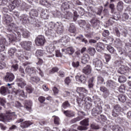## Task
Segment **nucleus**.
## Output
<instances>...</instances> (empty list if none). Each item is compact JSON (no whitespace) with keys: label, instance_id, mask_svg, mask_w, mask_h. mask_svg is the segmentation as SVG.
Wrapping results in <instances>:
<instances>
[{"label":"nucleus","instance_id":"f257e3e1","mask_svg":"<svg viewBox=\"0 0 131 131\" xmlns=\"http://www.w3.org/2000/svg\"><path fill=\"white\" fill-rule=\"evenodd\" d=\"M4 22L8 25V28L7 29V34L6 38L8 39L9 42H12V41H16L21 40V33L17 31V27L16 25L13 23H11L12 21V17L8 14H5L3 17Z\"/></svg>","mask_w":131,"mask_h":131},{"label":"nucleus","instance_id":"f03ea898","mask_svg":"<svg viewBox=\"0 0 131 131\" xmlns=\"http://www.w3.org/2000/svg\"><path fill=\"white\" fill-rule=\"evenodd\" d=\"M45 34L49 36H55L56 32L58 34H61L64 32V26L61 22L57 21L56 23L51 21L48 27H45Z\"/></svg>","mask_w":131,"mask_h":131},{"label":"nucleus","instance_id":"7ed1b4c3","mask_svg":"<svg viewBox=\"0 0 131 131\" xmlns=\"http://www.w3.org/2000/svg\"><path fill=\"white\" fill-rule=\"evenodd\" d=\"M76 91L78 94H79V96H77V103L80 105L82 104V102H83V99L84 98L88 96V94H89V91L88 90L85 89L84 88L82 87H78L77 88Z\"/></svg>","mask_w":131,"mask_h":131},{"label":"nucleus","instance_id":"20e7f679","mask_svg":"<svg viewBox=\"0 0 131 131\" xmlns=\"http://www.w3.org/2000/svg\"><path fill=\"white\" fill-rule=\"evenodd\" d=\"M11 42H9V39L7 38L2 37L0 38V53L1 52H4L6 48V46H9V44ZM5 59V55L1 53L0 54V61H3Z\"/></svg>","mask_w":131,"mask_h":131},{"label":"nucleus","instance_id":"39448f33","mask_svg":"<svg viewBox=\"0 0 131 131\" xmlns=\"http://www.w3.org/2000/svg\"><path fill=\"white\" fill-rule=\"evenodd\" d=\"M15 113H11V112H6V114H0V118L3 119V121L5 120V121H8L10 122V120H12L13 117H17L16 115H14Z\"/></svg>","mask_w":131,"mask_h":131},{"label":"nucleus","instance_id":"423d86ee","mask_svg":"<svg viewBox=\"0 0 131 131\" xmlns=\"http://www.w3.org/2000/svg\"><path fill=\"white\" fill-rule=\"evenodd\" d=\"M129 18V15L126 13H124L122 15L120 16V14H116V15H113V19L118 21V20H121V21H126L128 20Z\"/></svg>","mask_w":131,"mask_h":131},{"label":"nucleus","instance_id":"0eeeda50","mask_svg":"<svg viewBox=\"0 0 131 131\" xmlns=\"http://www.w3.org/2000/svg\"><path fill=\"white\" fill-rule=\"evenodd\" d=\"M80 124L83 126H79L77 127V129L79 130H86L88 128L86 126H89V119H85L80 122Z\"/></svg>","mask_w":131,"mask_h":131},{"label":"nucleus","instance_id":"6e6552de","mask_svg":"<svg viewBox=\"0 0 131 131\" xmlns=\"http://www.w3.org/2000/svg\"><path fill=\"white\" fill-rule=\"evenodd\" d=\"M93 64L95 66L96 70L99 71L102 69V67L103 66V63L102 60L98 58H95L93 60Z\"/></svg>","mask_w":131,"mask_h":131},{"label":"nucleus","instance_id":"1a4fd4ad","mask_svg":"<svg viewBox=\"0 0 131 131\" xmlns=\"http://www.w3.org/2000/svg\"><path fill=\"white\" fill-rule=\"evenodd\" d=\"M102 106H100L98 104H96L92 111V115H93V116H98L99 114L102 113Z\"/></svg>","mask_w":131,"mask_h":131},{"label":"nucleus","instance_id":"9d476101","mask_svg":"<svg viewBox=\"0 0 131 131\" xmlns=\"http://www.w3.org/2000/svg\"><path fill=\"white\" fill-rule=\"evenodd\" d=\"M35 42L36 46H43L46 42L45 36L42 35L38 36L35 40Z\"/></svg>","mask_w":131,"mask_h":131},{"label":"nucleus","instance_id":"9b49d317","mask_svg":"<svg viewBox=\"0 0 131 131\" xmlns=\"http://www.w3.org/2000/svg\"><path fill=\"white\" fill-rule=\"evenodd\" d=\"M78 114L79 116L71 120L70 121L71 123H76V122H78V121H80L81 119H83V117L85 116V114L83 112H78Z\"/></svg>","mask_w":131,"mask_h":131},{"label":"nucleus","instance_id":"f8f14e48","mask_svg":"<svg viewBox=\"0 0 131 131\" xmlns=\"http://www.w3.org/2000/svg\"><path fill=\"white\" fill-rule=\"evenodd\" d=\"M4 79L6 82H12L15 79V75L12 73H7L4 77Z\"/></svg>","mask_w":131,"mask_h":131},{"label":"nucleus","instance_id":"ddd939ff","mask_svg":"<svg viewBox=\"0 0 131 131\" xmlns=\"http://www.w3.org/2000/svg\"><path fill=\"white\" fill-rule=\"evenodd\" d=\"M57 43V41H54L53 43H50L48 46L46 47V50L48 54H52L55 49H56V46L55 45Z\"/></svg>","mask_w":131,"mask_h":131},{"label":"nucleus","instance_id":"4468645a","mask_svg":"<svg viewBox=\"0 0 131 131\" xmlns=\"http://www.w3.org/2000/svg\"><path fill=\"white\" fill-rule=\"evenodd\" d=\"M32 45V43L30 41H24L20 43V46L22 48L25 50H27V51H29L31 49Z\"/></svg>","mask_w":131,"mask_h":131},{"label":"nucleus","instance_id":"2eb2a0df","mask_svg":"<svg viewBox=\"0 0 131 131\" xmlns=\"http://www.w3.org/2000/svg\"><path fill=\"white\" fill-rule=\"evenodd\" d=\"M12 89V86L8 87V86H2L0 89V93L1 95L3 96H6V95H8L10 94V89Z\"/></svg>","mask_w":131,"mask_h":131},{"label":"nucleus","instance_id":"dca6fc26","mask_svg":"<svg viewBox=\"0 0 131 131\" xmlns=\"http://www.w3.org/2000/svg\"><path fill=\"white\" fill-rule=\"evenodd\" d=\"M121 112V107L119 105H116L112 112V115L114 117H117L119 115V113Z\"/></svg>","mask_w":131,"mask_h":131},{"label":"nucleus","instance_id":"f3484780","mask_svg":"<svg viewBox=\"0 0 131 131\" xmlns=\"http://www.w3.org/2000/svg\"><path fill=\"white\" fill-rule=\"evenodd\" d=\"M70 40V38H69V37H68V36H63L56 42H57V43H60V45L64 46V45H66V43H67V42H69Z\"/></svg>","mask_w":131,"mask_h":131},{"label":"nucleus","instance_id":"a211bd4d","mask_svg":"<svg viewBox=\"0 0 131 131\" xmlns=\"http://www.w3.org/2000/svg\"><path fill=\"white\" fill-rule=\"evenodd\" d=\"M61 52H62V53H65L66 54H68L69 55H73L74 52H75V50L73 47H70L67 49H62Z\"/></svg>","mask_w":131,"mask_h":131},{"label":"nucleus","instance_id":"6ab92c4d","mask_svg":"<svg viewBox=\"0 0 131 131\" xmlns=\"http://www.w3.org/2000/svg\"><path fill=\"white\" fill-rule=\"evenodd\" d=\"M18 57L22 58L23 59H25L26 60H28L30 58V54L28 53H24L23 51H18L17 53Z\"/></svg>","mask_w":131,"mask_h":131},{"label":"nucleus","instance_id":"aec40b11","mask_svg":"<svg viewBox=\"0 0 131 131\" xmlns=\"http://www.w3.org/2000/svg\"><path fill=\"white\" fill-rule=\"evenodd\" d=\"M90 24L93 28L98 29L99 28V25H100V21L98 19L93 18L90 20Z\"/></svg>","mask_w":131,"mask_h":131},{"label":"nucleus","instance_id":"412c9836","mask_svg":"<svg viewBox=\"0 0 131 131\" xmlns=\"http://www.w3.org/2000/svg\"><path fill=\"white\" fill-rule=\"evenodd\" d=\"M100 91L103 93V97L106 99V98H108L109 97V95H110V92L109 90L105 86H101L100 87Z\"/></svg>","mask_w":131,"mask_h":131},{"label":"nucleus","instance_id":"4be33fe9","mask_svg":"<svg viewBox=\"0 0 131 131\" xmlns=\"http://www.w3.org/2000/svg\"><path fill=\"white\" fill-rule=\"evenodd\" d=\"M76 80L81 83H85L86 82V77L84 75L81 76L77 75L75 77Z\"/></svg>","mask_w":131,"mask_h":131},{"label":"nucleus","instance_id":"5701e85b","mask_svg":"<svg viewBox=\"0 0 131 131\" xmlns=\"http://www.w3.org/2000/svg\"><path fill=\"white\" fill-rule=\"evenodd\" d=\"M17 85L21 89H24L26 85V81L23 78L17 79Z\"/></svg>","mask_w":131,"mask_h":131},{"label":"nucleus","instance_id":"b1692460","mask_svg":"<svg viewBox=\"0 0 131 131\" xmlns=\"http://www.w3.org/2000/svg\"><path fill=\"white\" fill-rule=\"evenodd\" d=\"M19 19L24 24L29 23V19L28 18V15L23 14L19 17Z\"/></svg>","mask_w":131,"mask_h":131},{"label":"nucleus","instance_id":"393cba45","mask_svg":"<svg viewBox=\"0 0 131 131\" xmlns=\"http://www.w3.org/2000/svg\"><path fill=\"white\" fill-rule=\"evenodd\" d=\"M26 72L30 74V76L34 75L36 72L35 71V69L34 68H32L30 66H28L26 69Z\"/></svg>","mask_w":131,"mask_h":131},{"label":"nucleus","instance_id":"a878e982","mask_svg":"<svg viewBox=\"0 0 131 131\" xmlns=\"http://www.w3.org/2000/svg\"><path fill=\"white\" fill-rule=\"evenodd\" d=\"M70 6H72V4H71L70 2H66L63 3L61 5V10L65 11L66 10H68V9H69L70 8Z\"/></svg>","mask_w":131,"mask_h":131},{"label":"nucleus","instance_id":"bb28decb","mask_svg":"<svg viewBox=\"0 0 131 131\" xmlns=\"http://www.w3.org/2000/svg\"><path fill=\"white\" fill-rule=\"evenodd\" d=\"M32 106V101H27L26 102L24 108L29 111V112H31L32 110L31 109V107Z\"/></svg>","mask_w":131,"mask_h":131},{"label":"nucleus","instance_id":"cd10ccee","mask_svg":"<svg viewBox=\"0 0 131 131\" xmlns=\"http://www.w3.org/2000/svg\"><path fill=\"white\" fill-rule=\"evenodd\" d=\"M83 73L86 74V75H89V74H91V72H92V67L90 65H87L82 69Z\"/></svg>","mask_w":131,"mask_h":131},{"label":"nucleus","instance_id":"c85d7f7f","mask_svg":"<svg viewBox=\"0 0 131 131\" xmlns=\"http://www.w3.org/2000/svg\"><path fill=\"white\" fill-rule=\"evenodd\" d=\"M119 73L121 74H124L126 72H128V68L125 67L124 66H121L118 70Z\"/></svg>","mask_w":131,"mask_h":131},{"label":"nucleus","instance_id":"c756f323","mask_svg":"<svg viewBox=\"0 0 131 131\" xmlns=\"http://www.w3.org/2000/svg\"><path fill=\"white\" fill-rule=\"evenodd\" d=\"M32 124V122L30 121H26L20 124V127L22 128H27L29 126H30Z\"/></svg>","mask_w":131,"mask_h":131},{"label":"nucleus","instance_id":"7c9ffc66","mask_svg":"<svg viewBox=\"0 0 131 131\" xmlns=\"http://www.w3.org/2000/svg\"><path fill=\"white\" fill-rule=\"evenodd\" d=\"M90 60V55L88 54H84L81 58V62L82 64H86Z\"/></svg>","mask_w":131,"mask_h":131},{"label":"nucleus","instance_id":"2f4dec72","mask_svg":"<svg viewBox=\"0 0 131 131\" xmlns=\"http://www.w3.org/2000/svg\"><path fill=\"white\" fill-rule=\"evenodd\" d=\"M40 17L44 19H49V16L47 10H45V9L41 10Z\"/></svg>","mask_w":131,"mask_h":131},{"label":"nucleus","instance_id":"473e14b6","mask_svg":"<svg viewBox=\"0 0 131 131\" xmlns=\"http://www.w3.org/2000/svg\"><path fill=\"white\" fill-rule=\"evenodd\" d=\"M117 10L118 12H122L123 11V2L120 1L117 3Z\"/></svg>","mask_w":131,"mask_h":131},{"label":"nucleus","instance_id":"72a5a7b5","mask_svg":"<svg viewBox=\"0 0 131 131\" xmlns=\"http://www.w3.org/2000/svg\"><path fill=\"white\" fill-rule=\"evenodd\" d=\"M63 113L67 117H74L75 115L74 112L71 111H65Z\"/></svg>","mask_w":131,"mask_h":131},{"label":"nucleus","instance_id":"f704fd0d","mask_svg":"<svg viewBox=\"0 0 131 131\" xmlns=\"http://www.w3.org/2000/svg\"><path fill=\"white\" fill-rule=\"evenodd\" d=\"M63 18L64 19H67L68 20H70V19H72L73 17V14L71 12H67L64 15H63Z\"/></svg>","mask_w":131,"mask_h":131},{"label":"nucleus","instance_id":"c9c22d12","mask_svg":"<svg viewBox=\"0 0 131 131\" xmlns=\"http://www.w3.org/2000/svg\"><path fill=\"white\" fill-rule=\"evenodd\" d=\"M19 8L21 11H26V12L28 11V6L25 2H23Z\"/></svg>","mask_w":131,"mask_h":131},{"label":"nucleus","instance_id":"e433bc0d","mask_svg":"<svg viewBox=\"0 0 131 131\" xmlns=\"http://www.w3.org/2000/svg\"><path fill=\"white\" fill-rule=\"evenodd\" d=\"M69 31V32H71V33H75V32H76V28L75 27V26L74 24H71L70 25Z\"/></svg>","mask_w":131,"mask_h":131},{"label":"nucleus","instance_id":"4c0bfd02","mask_svg":"<svg viewBox=\"0 0 131 131\" xmlns=\"http://www.w3.org/2000/svg\"><path fill=\"white\" fill-rule=\"evenodd\" d=\"M76 39H78L79 40V41H81L82 42H84L85 45L88 43L89 42L88 41V40H86L85 38H83V36L82 35H80L76 37Z\"/></svg>","mask_w":131,"mask_h":131},{"label":"nucleus","instance_id":"58836bf2","mask_svg":"<svg viewBox=\"0 0 131 131\" xmlns=\"http://www.w3.org/2000/svg\"><path fill=\"white\" fill-rule=\"evenodd\" d=\"M33 26L36 29H38L41 26V22L39 21L38 20H35L33 23Z\"/></svg>","mask_w":131,"mask_h":131},{"label":"nucleus","instance_id":"ea45409f","mask_svg":"<svg viewBox=\"0 0 131 131\" xmlns=\"http://www.w3.org/2000/svg\"><path fill=\"white\" fill-rule=\"evenodd\" d=\"M39 3L42 6H46L48 7L52 6V4H51L50 3L48 2L47 0H40Z\"/></svg>","mask_w":131,"mask_h":131},{"label":"nucleus","instance_id":"a19ab883","mask_svg":"<svg viewBox=\"0 0 131 131\" xmlns=\"http://www.w3.org/2000/svg\"><path fill=\"white\" fill-rule=\"evenodd\" d=\"M16 52H17V49L15 48H11L8 50V55L10 57H13Z\"/></svg>","mask_w":131,"mask_h":131},{"label":"nucleus","instance_id":"79ce46f5","mask_svg":"<svg viewBox=\"0 0 131 131\" xmlns=\"http://www.w3.org/2000/svg\"><path fill=\"white\" fill-rule=\"evenodd\" d=\"M88 52L91 56H95V54H96V49L93 47H89Z\"/></svg>","mask_w":131,"mask_h":131},{"label":"nucleus","instance_id":"37998d69","mask_svg":"<svg viewBox=\"0 0 131 131\" xmlns=\"http://www.w3.org/2000/svg\"><path fill=\"white\" fill-rule=\"evenodd\" d=\"M118 99L120 102H121L122 103H124L125 101H126V97H125V96L123 94H120L119 96H118Z\"/></svg>","mask_w":131,"mask_h":131},{"label":"nucleus","instance_id":"c03bdc74","mask_svg":"<svg viewBox=\"0 0 131 131\" xmlns=\"http://www.w3.org/2000/svg\"><path fill=\"white\" fill-rule=\"evenodd\" d=\"M30 16L31 17H37L38 16V12L35 9H32L30 12Z\"/></svg>","mask_w":131,"mask_h":131},{"label":"nucleus","instance_id":"a18cd8bd","mask_svg":"<svg viewBox=\"0 0 131 131\" xmlns=\"http://www.w3.org/2000/svg\"><path fill=\"white\" fill-rule=\"evenodd\" d=\"M106 49L107 51L111 53V54H116V50H115L114 48L112 47V46L108 45L106 47Z\"/></svg>","mask_w":131,"mask_h":131},{"label":"nucleus","instance_id":"49530a36","mask_svg":"<svg viewBox=\"0 0 131 131\" xmlns=\"http://www.w3.org/2000/svg\"><path fill=\"white\" fill-rule=\"evenodd\" d=\"M115 85V82L113 81L112 80H108L106 81V86L108 88H112Z\"/></svg>","mask_w":131,"mask_h":131},{"label":"nucleus","instance_id":"de8ad7c7","mask_svg":"<svg viewBox=\"0 0 131 131\" xmlns=\"http://www.w3.org/2000/svg\"><path fill=\"white\" fill-rule=\"evenodd\" d=\"M16 95L22 97L23 98H26L27 97L26 95H25V94L24 93V91L23 90H17L16 92Z\"/></svg>","mask_w":131,"mask_h":131},{"label":"nucleus","instance_id":"09e8293b","mask_svg":"<svg viewBox=\"0 0 131 131\" xmlns=\"http://www.w3.org/2000/svg\"><path fill=\"white\" fill-rule=\"evenodd\" d=\"M30 80L32 82H35V83H37L40 80V79L38 77H32V75L31 76Z\"/></svg>","mask_w":131,"mask_h":131},{"label":"nucleus","instance_id":"8fccbe9b","mask_svg":"<svg viewBox=\"0 0 131 131\" xmlns=\"http://www.w3.org/2000/svg\"><path fill=\"white\" fill-rule=\"evenodd\" d=\"M104 49V45L102 42H99L97 43L96 50L98 52H100L101 50H103Z\"/></svg>","mask_w":131,"mask_h":131},{"label":"nucleus","instance_id":"3c124183","mask_svg":"<svg viewBox=\"0 0 131 131\" xmlns=\"http://www.w3.org/2000/svg\"><path fill=\"white\" fill-rule=\"evenodd\" d=\"M113 131H123V129L118 125H115L112 128Z\"/></svg>","mask_w":131,"mask_h":131},{"label":"nucleus","instance_id":"603ef678","mask_svg":"<svg viewBox=\"0 0 131 131\" xmlns=\"http://www.w3.org/2000/svg\"><path fill=\"white\" fill-rule=\"evenodd\" d=\"M110 8L111 9V13L112 14H114V16H116V14L114 12H115V5L114 4H111L110 5Z\"/></svg>","mask_w":131,"mask_h":131},{"label":"nucleus","instance_id":"864d4df0","mask_svg":"<svg viewBox=\"0 0 131 131\" xmlns=\"http://www.w3.org/2000/svg\"><path fill=\"white\" fill-rule=\"evenodd\" d=\"M12 4L13 5L15 6V7H19L21 5V1L19 0H14L12 2Z\"/></svg>","mask_w":131,"mask_h":131},{"label":"nucleus","instance_id":"5fc2aeb1","mask_svg":"<svg viewBox=\"0 0 131 131\" xmlns=\"http://www.w3.org/2000/svg\"><path fill=\"white\" fill-rule=\"evenodd\" d=\"M93 99L94 101V104L95 105V106H97V105H98L97 104V102H100V101L101 100V99H100V98H99V97L97 96H93Z\"/></svg>","mask_w":131,"mask_h":131},{"label":"nucleus","instance_id":"6e6d98bb","mask_svg":"<svg viewBox=\"0 0 131 131\" xmlns=\"http://www.w3.org/2000/svg\"><path fill=\"white\" fill-rule=\"evenodd\" d=\"M61 107L62 108H63V109H66V108L70 107V103H69L68 101H66L62 103Z\"/></svg>","mask_w":131,"mask_h":131},{"label":"nucleus","instance_id":"4d7b16f0","mask_svg":"<svg viewBox=\"0 0 131 131\" xmlns=\"http://www.w3.org/2000/svg\"><path fill=\"white\" fill-rule=\"evenodd\" d=\"M118 81L120 82V83L125 82L126 81V78H125L124 76H121L118 78Z\"/></svg>","mask_w":131,"mask_h":131},{"label":"nucleus","instance_id":"13d9d810","mask_svg":"<svg viewBox=\"0 0 131 131\" xmlns=\"http://www.w3.org/2000/svg\"><path fill=\"white\" fill-rule=\"evenodd\" d=\"M77 11H78L79 14L81 15V16H83L84 15V9H83V8H82L81 7H78L77 8Z\"/></svg>","mask_w":131,"mask_h":131},{"label":"nucleus","instance_id":"bf43d9fd","mask_svg":"<svg viewBox=\"0 0 131 131\" xmlns=\"http://www.w3.org/2000/svg\"><path fill=\"white\" fill-rule=\"evenodd\" d=\"M43 53H45V52L42 50H37L36 51V56H37V57H41L43 56Z\"/></svg>","mask_w":131,"mask_h":131},{"label":"nucleus","instance_id":"052dcab7","mask_svg":"<svg viewBox=\"0 0 131 131\" xmlns=\"http://www.w3.org/2000/svg\"><path fill=\"white\" fill-rule=\"evenodd\" d=\"M128 40L129 42L125 43V49H126V50H131V39Z\"/></svg>","mask_w":131,"mask_h":131},{"label":"nucleus","instance_id":"680f3d73","mask_svg":"<svg viewBox=\"0 0 131 131\" xmlns=\"http://www.w3.org/2000/svg\"><path fill=\"white\" fill-rule=\"evenodd\" d=\"M21 32L23 33V36H24V37H28V36H29V31L26 30H22Z\"/></svg>","mask_w":131,"mask_h":131},{"label":"nucleus","instance_id":"e2e57ef3","mask_svg":"<svg viewBox=\"0 0 131 131\" xmlns=\"http://www.w3.org/2000/svg\"><path fill=\"white\" fill-rule=\"evenodd\" d=\"M53 15L54 17H58V18L61 17V12L56 10L53 12Z\"/></svg>","mask_w":131,"mask_h":131},{"label":"nucleus","instance_id":"0e129e2a","mask_svg":"<svg viewBox=\"0 0 131 131\" xmlns=\"http://www.w3.org/2000/svg\"><path fill=\"white\" fill-rule=\"evenodd\" d=\"M53 117H54V121L55 124H60V119L59 118V117L56 116H53Z\"/></svg>","mask_w":131,"mask_h":131},{"label":"nucleus","instance_id":"69168bd1","mask_svg":"<svg viewBox=\"0 0 131 131\" xmlns=\"http://www.w3.org/2000/svg\"><path fill=\"white\" fill-rule=\"evenodd\" d=\"M104 82V78L101 76H98L97 77V83L101 84Z\"/></svg>","mask_w":131,"mask_h":131},{"label":"nucleus","instance_id":"338daca9","mask_svg":"<svg viewBox=\"0 0 131 131\" xmlns=\"http://www.w3.org/2000/svg\"><path fill=\"white\" fill-rule=\"evenodd\" d=\"M71 82V77H67L64 79V83L67 85H69V83Z\"/></svg>","mask_w":131,"mask_h":131},{"label":"nucleus","instance_id":"774afa93","mask_svg":"<svg viewBox=\"0 0 131 131\" xmlns=\"http://www.w3.org/2000/svg\"><path fill=\"white\" fill-rule=\"evenodd\" d=\"M118 51L119 55H125V51L123 49H122V48H118Z\"/></svg>","mask_w":131,"mask_h":131}]
</instances>
